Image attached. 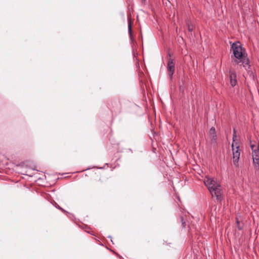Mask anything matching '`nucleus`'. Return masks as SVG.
<instances>
[{
	"instance_id": "obj_1",
	"label": "nucleus",
	"mask_w": 259,
	"mask_h": 259,
	"mask_svg": "<svg viewBox=\"0 0 259 259\" xmlns=\"http://www.w3.org/2000/svg\"><path fill=\"white\" fill-rule=\"evenodd\" d=\"M204 183L208 188L212 198H215L218 201H220L223 199L221 185L214 178L206 176L204 179Z\"/></svg>"
},
{
	"instance_id": "obj_2",
	"label": "nucleus",
	"mask_w": 259,
	"mask_h": 259,
	"mask_svg": "<svg viewBox=\"0 0 259 259\" xmlns=\"http://www.w3.org/2000/svg\"><path fill=\"white\" fill-rule=\"evenodd\" d=\"M235 130H234V135L233 137V142L232 144V148L233 152V161L234 164L237 166L238 165V161L240 157V152L239 149V146L238 145L236 142H235Z\"/></svg>"
},
{
	"instance_id": "obj_3",
	"label": "nucleus",
	"mask_w": 259,
	"mask_h": 259,
	"mask_svg": "<svg viewBox=\"0 0 259 259\" xmlns=\"http://www.w3.org/2000/svg\"><path fill=\"white\" fill-rule=\"evenodd\" d=\"M232 49L234 57L238 59H242L244 55L242 52V47L238 41L234 42L232 45Z\"/></svg>"
},
{
	"instance_id": "obj_4",
	"label": "nucleus",
	"mask_w": 259,
	"mask_h": 259,
	"mask_svg": "<svg viewBox=\"0 0 259 259\" xmlns=\"http://www.w3.org/2000/svg\"><path fill=\"white\" fill-rule=\"evenodd\" d=\"M252 149V157L253 160V164L254 167L259 169V141L257 147L252 145H251Z\"/></svg>"
},
{
	"instance_id": "obj_5",
	"label": "nucleus",
	"mask_w": 259,
	"mask_h": 259,
	"mask_svg": "<svg viewBox=\"0 0 259 259\" xmlns=\"http://www.w3.org/2000/svg\"><path fill=\"white\" fill-rule=\"evenodd\" d=\"M208 138L210 141V145L215 147L217 144V137L215 132V129L214 127H211L208 132Z\"/></svg>"
},
{
	"instance_id": "obj_6",
	"label": "nucleus",
	"mask_w": 259,
	"mask_h": 259,
	"mask_svg": "<svg viewBox=\"0 0 259 259\" xmlns=\"http://www.w3.org/2000/svg\"><path fill=\"white\" fill-rule=\"evenodd\" d=\"M175 70V64L172 59H169L167 63V70L168 75L170 78L172 77V75Z\"/></svg>"
},
{
	"instance_id": "obj_7",
	"label": "nucleus",
	"mask_w": 259,
	"mask_h": 259,
	"mask_svg": "<svg viewBox=\"0 0 259 259\" xmlns=\"http://www.w3.org/2000/svg\"><path fill=\"white\" fill-rule=\"evenodd\" d=\"M234 62H235L237 64H239V63H241L243 67L246 68V66L248 65L249 60L244 56L243 57L242 59H239L238 60H236L234 61Z\"/></svg>"
},
{
	"instance_id": "obj_8",
	"label": "nucleus",
	"mask_w": 259,
	"mask_h": 259,
	"mask_svg": "<svg viewBox=\"0 0 259 259\" xmlns=\"http://www.w3.org/2000/svg\"><path fill=\"white\" fill-rule=\"evenodd\" d=\"M230 83L232 87H234L236 84L237 80L235 78V75L231 74L230 75Z\"/></svg>"
},
{
	"instance_id": "obj_9",
	"label": "nucleus",
	"mask_w": 259,
	"mask_h": 259,
	"mask_svg": "<svg viewBox=\"0 0 259 259\" xmlns=\"http://www.w3.org/2000/svg\"><path fill=\"white\" fill-rule=\"evenodd\" d=\"M128 30L130 35L132 34V23L130 19L128 21Z\"/></svg>"
},
{
	"instance_id": "obj_10",
	"label": "nucleus",
	"mask_w": 259,
	"mask_h": 259,
	"mask_svg": "<svg viewBox=\"0 0 259 259\" xmlns=\"http://www.w3.org/2000/svg\"><path fill=\"white\" fill-rule=\"evenodd\" d=\"M187 26L189 31L192 32L193 30V26L189 22L187 23Z\"/></svg>"
},
{
	"instance_id": "obj_11",
	"label": "nucleus",
	"mask_w": 259,
	"mask_h": 259,
	"mask_svg": "<svg viewBox=\"0 0 259 259\" xmlns=\"http://www.w3.org/2000/svg\"><path fill=\"white\" fill-rule=\"evenodd\" d=\"M236 222H237V227L238 228L239 230H241L242 228V226H241L240 224H239V222L238 221V220L237 219L236 220Z\"/></svg>"
},
{
	"instance_id": "obj_12",
	"label": "nucleus",
	"mask_w": 259,
	"mask_h": 259,
	"mask_svg": "<svg viewBox=\"0 0 259 259\" xmlns=\"http://www.w3.org/2000/svg\"><path fill=\"white\" fill-rule=\"evenodd\" d=\"M56 205H55L56 207L58 208V209L61 210L63 211H64V210L62 207H61L59 205H57V204L56 203Z\"/></svg>"
},
{
	"instance_id": "obj_13",
	"label": "nucleus",
	"mask_w": 259,
	"mask_h": 259,
	"mask_svg": "<svg viewBox=\"0 0 259 259\" xmlns=\"http://www.w3.org/2000/svg\"><path fill=\"white\" fill-rule=\"evenodd\" d=\"M182 225H183V227L184 228L185 227V226H186V223L185 222H184L183 221V219H182Z\"/></svg>"
},
{
	"instance_id": "obj_14",
	"label": "nucleus",
	"mask_w": 259,
	"mask_h": 259,
	"mask_svg": "<svg viewBox=\"0 0 259 259\" xmlns=\"http://www.w3.org/2000/svg\"><path fill=\"white\" fill-rule=\"evenodd\" d=\"M141 1H142V2H143V3H145V1H146V0H141Z\"/></svg>"
}]
</instances>
